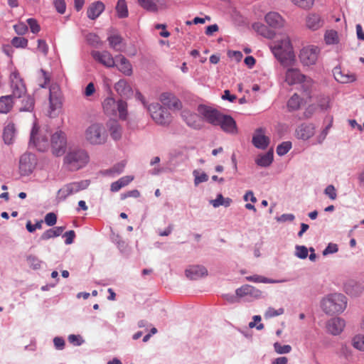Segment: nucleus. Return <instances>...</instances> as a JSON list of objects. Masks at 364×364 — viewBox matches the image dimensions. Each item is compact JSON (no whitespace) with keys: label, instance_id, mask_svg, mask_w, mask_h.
I'll use <instances>...</instances> for the list:
<instances>
[{"label":"nucleus","instance_id":"obj_1","mask_svg":"<svg viewBox=\"0 0 364 364\" xmlns=\"http://www.w3.org/2000/svg\"><path fill=\"white\" fill-rule=\"evenodd\" d=\"M275 58L284 67L293 66L296 63V55L289 37H284L271 46Z\"/></svg>","mask_w":364,"mask_h":364},{"label":"nucleus","instance_id":"obj_2","mask_svg":"<svg viewBox=\"0 0 364 364\" xmlns=\"http://www.w3.org/2000/svg\"><path fill=\"white\" fill-rule=\"evenodd\" d=\"M50 134L46 127H40L34 124L31 132L30 144H33L40 151H45L49 148V137Z\"/></svg>","mask_w":364,"mask_h":364},{"label":"nucleus","instance_id":"obj_3","mask_svg":"<svg viewBox=\"0 0 364 364\" xmlns=\"http://www.w3.org/2000/svg\"><path fill=\"white\" fill-rule=\"evenodd\" d=\"M84 137L92 145H101L106 142L107 135L103 124L95 122L86 128Z\"/></svg>","mask_w":364,"mask_h":364},{"label":"nucleus","instance_id":"obj_4","mask_svg":"<svg viewBox=\"0 0 364 364\" xmlns=\"http://www.w3.org/2000/svg\"><path fill=\"white\" fill-rule=\"evenodd\" d=\"M346 296L342 294H333L323 299L321 307L328 314L342 312L346 307Z\"/></svg>","mask_w":364,"mask_h":364},{"label":"nucleus","instance_id":"obj_5","mask_svg":"<svg viewBox=\"0 0 364 364\" xmlns=\"http://www.w3.org/2000/svg\"><path fill=\"white\" fill-rule=\"evenodd\" d=\"M89 156L84 150H75L69 152L65 157V162L70 170H77L87 164Z\"/></svg>","mask_w":364,"mask_h":364},{"label":"nucleus","instance_id":"obj_6","mask_svg":"<svg viewBox=\"0 0 364 364\" xmlns=\"http://www.w3.org/2000/svg\"><path fill=\"white\" fill-rule=\"evenodd\" d=\"M147 109L156 123L166 125L171 122V114L159 103H152L148 106Z\"/></svg>","mask_w":364,"mask_h":364},{"label":"nucleus","instance_id":"obj_7","mask_svg":"<svg viewBox=\"0 0 364 364\" xmlns=\"http://www.w3.org/2000/svg\"><path fill=\"white\" fill-rule=\"evenodd\" d=\"M67 146V138L62 131H56L50 136V147L53 155L62 156L65 154Z\"/></svg>","mask_w":364,"mask_h":364},{"label":"nucleus","instance_id":"obj_8","mask_svg":"<svg viewBox=\"0 0 364 364\" xmlns=\"http://www.w3.org/2000/svg\"><path fill=\"white\" fill-rule=\"evenodd\" d=\"M37 158L35 154L25 153L19 159L18 169L21 176H28L33 173L37 165Z\"/></svg>","mask_w":364,"mask_h":364},{"label":"nucleus","instance_id":"obj_9","mask_svg":"<svg viewBox=\"0 0 364 364\" xmlns=\"http://www.w3.org/2000/svg\"><path fill=\"white\" fill-rule=\"evenodd\" d=\"M319 53L320 50L317 46H309L300 50L299 58L303 65L310 66L316 64Z\"/></svg>","mask_w":364,"mask_h":364},{"label":"nucleus","instance_id":"obj_10","mask_svg":"<svg viewBox=\"0 0 364 364\" xmlns=\"http://www.w3.org/2000/svg\"><path fill=\"white\" fill-rule=\"evenodd\" d=\"M10 87L12 96L16 98L23 97L26 92V87L23 78L16 70L13 71L10 75Z\"/></svg>","mask_w":364,"mask_h":364},{"label":"nucleus","instance_id":"obj_11","mask_svg":"<svg viewBox=\"0 0 364 364\" xmlns=\"http://www.w3.org/2000/svg\"><path fill=\"white\" fill-rule=\"evenodd\" d=\"M197 111L204 121L213 126H218L222 114L218 109L205 105H200Z\"/></svg>","mask_w":364,"mask_h":364},{"label":"nucleus","instance_id":"obj_12","mask_svg":"<svg viewBox=\"0 0 364 364\" xmlns=\"http://www.w3.org/2000/svg\"><path fill=\"white\" fill-rule=\"evenodd\" d=\"M284 81L289 85H293L302 82H305L309 85L311 84L312 82L311 79L307 80L306 77L301 73L299 69L294 68H289L287 70L284 76Z\"/></svg>","mask_w":364,"mask_h":364},{"label":"nucleus","instance_id":"obj_13","mask_svg":"<svg viewBox=\"0 0 364 364\" xmlns=\"http://www.w3.org/2000/svg\"><path fill=\"white\" fill-rule=\"evenodd\" d=\"M88 186L87 181L70 183L65 185L58 191V196L60 198L65 199L69 196L87 188Z\"/></svg>","mask_w":364,"mask_h":364},{"label":"nucleus","instance_id":"obj_14","mask_svg":"<svg viewBox=\"0 0 364 364\" xmlns=\"http://www.w3.org/2000/svg\"><path fill=\"white\" fill-rule=\"evenodd\" d=\"M50 115L62 106V93L57 84H52L49 89Z\"/></svg>","mask_w":364,"mask_h":364},{"label":"nucleus","instance_id":"obj_15","mask_svg":"<svg viewBox=\"0 0 364 364\" xmlns=\"http://www.w3.org/2000/svg\"><path fill=\"white\" fill-rule=\"evenodd\" d=\"M91 55L95 60L101 63L107 68H113L115 66V60L110 53L107 50L91 52Z\"/></svg>","mask_w":364,"mask_h":364},{"label":"nucleus","instance_id":"obj_16","mask_svg":"<svg viewBox=\"0 0 364 364\" xmlns=\"http://www.w3.org/2000/svg\"><path fill=\"white\" fill-rule=\"evenodd\" d=\"M159 100L164 106L168 107L169 109L179 110L182 107L181 101L172 93H162L160 95Z\"/></svg>","mask_w":364,"mask_h":364},{"label":"nucleus","instance_id":"obj_17","mask_svg":"<svg viewBox=\"0 0 364 364\" xmlns=\"http://www.w3.org/2000/svg\"><path fill=\"white\" fill-rule=\"evenodd\" d=\"M218 126L225 132L236 134L237 132L236 122L230 115L221 114Z\"/></svg>","mask_w":364,"mask_h":364},{"label":"nucleus","instance_id":"obj_18","mask_svg":"<svg viewBox=\"0 0 364 364\" xmlns=\"http://www.w3.org/2000/svg\"><path fill=\"white\" fill-rule=\"evenodd\" d=\"M314 133L315 127L312 124H302L295 131L296 138L302 140L310 139Z\"/></svg>","mask_w":364,"mask_h":364},{"label":"nucleus","instance_id":"obj_19","mask_svg":"<svg viewBox=\"0 0 364 364\" xmlns=\"http://www.w3.org/2000/svg\"><path fill=\"white\" fill-rule=\"evenodd\" d=\"M252 141L256 148L265 149L269 144V139L264 135L262 129H258L253 135Z\"/></svg>","mask_w":364,"mask_h":364},{"label":"nucleus","instance_id":"obj_20","mask_svg":"<svg viewBox=\"0 0 364 364\" xmlns=\"http://www.w3.org/2000/svg\"><path fill=\"white\" fill-rule=\"evenodd\" d=\"M326 327L329 333L336 336L343 331L345 327V321L340 318H333L328 321Z\"/></svg>","mask_w":364,"mask_h":364},{"label":"nucleus","instance_id":"obj_21","mask_svg":"<svg viewBox=\"0 0 364 364\" xmlns=\"http://www.w3.org/2000/svg\"><path fill=\"white\" fill-rule=\"evenodd\" d=\"M333 75L336 81L341 83H349L355 80V76L348 71L342 70L340 68L333 69Z\"/></svg>","mask_w":364,"mask_h":364},{"label":"nucleus","instance_id":"obj_22","mask_svg":"<svg viewBox=\"0 0 364 364\" xmlns=\"http://www.w3.org/2000/svg\"><path fill=\"white\" fill-rule=\"evenodd\" d=\"M116 59L117 63H115V66L118 68V70L124 75L130 76L133 73L132 66L130 62L124 55H117Z\"/></svg>","mask_w":364,"mask_h":364},{"label":"nucleus","instance_id":"obj_23","mask_svg":"<svg viewBox=\"0 0 364 364\" xmlns=\"http://www.w3.org/2000/svg\"><path fill=\"white\" fill-rule=\"evenodd\" d=\"M207 269L199 265L191 266L186 270V275L190 279L196 280L207 275Z\"/></svg>","mask_w":364,"mask_h":364},{"label":"nucleus","instance_id":"obj_24","mask_svg":"<svg viewBox=\"0 0 364 364\" xmlns=\"http://www.w3.org/2000/svg\"><path fill=\"white\" fill-rule=\"evenodd\" d=\"M266 23L271 27L279 28L284 26V20L277 12H269L265 16Z\"/></svg>","mask_w":364,"mask_h":364},{"label":"nucleus","instance_id":"obj_25","mask_svg":"<svg viewBox=\"0 0 364 364\" xmlns=\"http://www.w3.org/2000/svg\"><path fill=\"white\" fill-rule=\"evenodd\" d=\"M105 10V5L101 1H95L90 5L87 9V17L92 20H95L100 16V15Z\"/></svg>","mask_w":364,"mask_h":364},{"label":"nucleus","instance_id":"obj_26","mask_svg":"<svg viewBox=\"0 0 364 364\" xmlns=\"http://www.w3.org/2000/svg\"><path fill=\"white\" fill-rule=\"evenodd\" d=\"M107 127L111 137L114 140H119L121 139L122 128L117 121L114 119L109 120L107 123Z\"/></svg>","mask_w":364,"mask_h":364},{"label":"nucleus","instance_id":"obj_27","mask_svg":"<svg viewBox=\"0 0 364 364\" xmlns=\"http://www.w3.org/2000/svg\"><path fill=\"white\" fill-rule=\"evenodd\" d=\"M137 1L141 7L151 12H157L159 9L165 8L164 4L155 0H137Z\"/></svg>","mask_w":364,"mask_h":364},{"label":"nucleus","instance_id":"obj_28","mask_svg":"<svg viewBox=\"0 0 364 364\" xmlns=\"http://www.w3.org/2000/svg\"><path fill=\"white\" fill-rule=\"evenodd\" d=\"M306 23L309 29L316 31L323 26V21L319 15L311 14L306 17Z\"/></svg>","mask_w":364,"mask_h":364},{"label":"nucleus","instance_id":"obj_29","mask_svg":"<svg viewBox=\"0 0 364 364\" xmlns=\"http://www.w3.org/2000/svg\"><path fill=\"white\" fill-rule=\"evenodd\" d=\"M346 294L351 296H358L363 291V287L354 280H348L344 284Z\"/></svg>","mask_w":364,"mask_h":364},{"label":"nucleus","instance_id":"obj_30","mask_svg":"<svg viewBox=\"0 0 364 364\" xmlns=\"http://www.w3.org/2000/svg\"><path fill=\"white\" fill-rule=\"evenodd\" d=\"M117 101L112 97H107L102 102V107L107 115L117 114Z\"/></svg>","mask_w":364,"mask_h":364},{"label":"nucleus","instance_id":"obj_31","mask_svg":"<svg viewBox=\"0 0 364 364\" xmlns=\"http://www.w3.org/2000/svg\"><path fill=\"white\" fill-rule=\"evenodd\" d=\"M16 134V128L14 124L9 122L4 128L3 133V139L6 144H11L13 143Z\"/></svg>","mask_w":364,"mask_h":364},{"label":"nucleus","instance_id":"obj_32","mask_svg":"<svg viewBox=\"0 0 364 364\" xmlns=\"http://www.w3.org/2000/svg\"><path fill=\"white\" fill-rule=\"evenodd\" d=\"M181 116L186 122V124L194 129H198L200 127L198 123V115L195 113H192L188 110H183L181 113Z\"/></svg>","mask_w":364,"mask_h":364},{"label":"nucleus","instance_id":"obj_33","mask_svg":"<svg viewBox=\"0 0 364 364\" xmlns=\"http://www.w3.org/2000/svg\"><path fill=\"white\" fill-rule=\"evenodd\" d=\"M114 89L121 96H129L132 93L130 85L125 80H119L115 84Z\"/></svg>","mask_w":364,"mask_h":364},{"label":"nucleus","instance_id":"obj_34","mask_svg":"<svg viewBox=\"0 0 364 364\" xmlns=\"http://www.w3.org/2000/svg\"><path fill=\"white\" fill-rule=\"evenodd\" d=\"M273 161V151L270 150L267 153L259 155L255 159V163L262 167L269 166Z\"/></svg>","mask_w":364,"mask_h":364},{"label":"nucleus","instance_id":"obj_35","mask_svg":"<svg viewBox=\"0 0 364 364\" xmlns=\"http://www.w3.org/2000/svg\"><path fill=\"white\" fill-rule=\"evenodd\" d=\"M134 180V176H126L120 178L118 181L113 182L111 184L110 190L112 192H117L122 188L127 186L131 181Z\"/></svg>","mask_w":364,"mask_h":364},{"label":"nucleus","instance_id":"obj_36","mask_svg":"<svg viewBox=\"0 0 364 364\" xmlns=\"http://www.w3.org/2000/svg\"><path fill=\"white\" fill-rule=\"evenodd\" d=\"M252 27L255 31L267 38L271 39L274 37V32L261 23H255Z\"/></svg>","mask_w":364,"mask_h":364},{"label":"nucleus","instance_id":"obj_37","mask_svg":"<svg viewBox=\"0 0 364 364\" xmlns=\"http://www.w3.org/2000/svg\"><path fill=\"white\" fill-rule=\"evenodd\" d=\"M12 95H6L0 97V113H8L13 107Z\"/></svg>","mask_w":364,"mask_h":364},{"label":"nucleus","instance_id":"obj_38","mask_svg":"<svg viewBox=\"0 0 364 364\" xmlns=\"http://www.w3.org/2000/svg\"><path fill=\"white\" fill-rule=\"evenodd\" d=\"M65 230V227H55L45 231L41 236V239L43 240H47L53 237L60 235Z\"/></svg>","mask_w":364,"mask_h":364},{"label":"nucleus","instance_id":"obj_39","mask_svg":"<svg viewBox=\"0 0 364 364\" xmlns=\"http://www.w3.org/2000/svg\"><path fill=\"white\" fill-rule=\"evenodd\" d=\"M109 46L115 51H121L122 46V38L117 34L111 35L108 37Z\"/></svg>","mask_w":364,"mask_h":364},{"label":"nucleus","instance_id":"obj_40","mask_svg":"<svg viewBox=\"0 0 364 364\" xmlns=\"http://www.w3.org/2000/svg\"><path fill=\"white\" fill-rule=\"evenodd\" d=\"M119 113V117L122 120H126L128 115L127 103L124 100H118L117 105V113Z\"/></svg>","mask_w":364,"mask_h":364},{"label":"nucleus","instance_id":"obj_41","mask_svg":"<svg viewBox=\"0 0 364 364\" xmlns=\"http://www.w3.org/2000/svg\"><path fill=\"white\" fill-rule=\"evenodd\" d=\"M116 11L119 18H123L128 16V9L125 0H118Z\"/></svg>","mask_w":364,"mask_h":364},{"label":"nucleus","instance_id":"obj_42","mask_svg":"<svg viewBox=\"0 0 364 364\" xmlns=\"http://www.w3.org/2000/svg\"><path fill=\"white\" fill-rule=\"evenodd\" d=\"M232 203V199L230 198H225L222 194H218L215 200H211V204L213 207L218 208L220 205L228 207Z\"/></svg>","mask_w":364,"mask_h":364},{"label":"nucleus","instance_id":"obj_43","mask_svg":"<svg viewBox=\"0 0 364 364\" xmlns=\"http://www.w3.org/2000/svg\"><path fill=\"white\" fill-rule=\"evenodd\" d=\"M301 104V99L297 95L294 94L292 97L287 102V107L289 111H294L299 109Z\"/></svg>","mask_w":364,"mask_h":364},{"label":"nucleus","instance_id":"obj_44","mask_svg":"<svg viewBox=\"0 0 364 364\" xmlns=\"http://www.w3.org/2000/svg\"><path fill=\"white\" fill-rule=\"evenodd\" d=\"M324 40L326 43V44L331 45V44H336L338 43V35L337 31L334 30H329L327 31L324 36Z\"/></svg>","mask_w":364,"mask_h":364},{"label":"nucleus","instance_id":"obj_45","mask_svg":"<svg viewBox=\"0 0 364 364\" xmlns=\"http://www.w3.org/2000/svg\"><path fill=\"white\" fill-rule=\"evenodd\" d=\"M352 344L355 348L360 351H364V336L359 334L354 336Z\"/></svg>","mask_w":364,"mask_h":364},{"label":"nucleus","instance_id":"obj_46","mask_svg":"<svg viewBox=\"0 0 364 364\" xmlns=\"http://www.w3.org/2000/svg\"><path fill=\"white\" fill-rule=\"evenodd\" d=\"M291 148V143L290 141H284L279 144L277 148V153L279 156H284Z\"/></svg>","mask_w":364,"mask_h":364},{"label":"nucleus","instance_id":"obj_47","mask_svg":"<svg viewBox=\"0 0 364 364\" xmlns=\"http://www.w3.org/2000/svg\"><path fill=\"white\" fill-rule=\"evenodd\" d=\"M28 40L23 37H14L11 40V44L15 48H24L28 46Z\"/></svg>","mask_w":364,"mask_h":364},{"label":"nucleus","instance_id":"obj_48","mask_svg":"<svg viewBox=\"0 0 364 364\" xmlns=\"http://www.w3.org/2000/svg\"><path fill=\"white\" fill-rule=\"evenodd\" d=\"M246 279L250 282H258V283H274L275 281L268 279L267 277L259 276V275H253L247 277Z\"/></svg>","mask_w":364,"mask_h":364},{"label":"nucleus","instance_id":"obj_49","mask_svg":"<svg viewBox=\"0 0 364 364\" xmlns=\"http://www.w3.org/2000/svg\"><path fill=\"white\" fill-rule=\"evenodd\" d=\"M26 22L33 33H38L41 31V26L36 19L30 18L26 20Z\"/></svg>","mask_w":364,"mask_h":364},{"label":"nucleus","instance_id":"obj_50","mask_svg":"<svg viewBox=\"0 0 364 364\" xmlns=\"http://www.w3.org/2000/svg\"><path fill=\"white\" fill-rule=\"evenodd\" d=\"M284 312V310L283 308H279L278 309H275L272 307H269L266 311L264 316L266 318H272V317L280 316V315L283 314Z\"/></svg>","mask_w":364,"mask_h":364},{"label":"nucleus","instance_id":"obj_51","mask_svg":"<svg viewBox=\"0 0 364 364\" xmlns=\"http://www.w3.org/2000/svg\"><path fill=\"white\" fill-rule=\"evenodd\" d=\"M27 262L30 267H31L33 269H38L41 267V261L36 256H28Z\"/></svg>","mask_w":364,"mask_h":364},{"label":"nucleus","instance_id":"obj_52","mask_svg":"<svg viewBox=\"0 0 364 364\" xmlns=\"http://www.w3.org/2000/svg\"><path fill=\"white\" fill-rule=\"evenodd\" d=\"M86 40L92 46H97L98 45L101 44L100 37L93 33H88L86 36Z\"/></svg>","mask_w":364,"mask_h":364},{"label":"nucleus","instance_id":"obj_53","mask_svg":"<svg viewBox=\"0 0 364 364\" xmlns=\"http://www.w3.org/2000/svg\"><path fill=\"white\" fill-rule=\"evenodd\" d=\"M295 255L300 259H306L308 256V249L303 245L296 246Z\"/></svg>","mask_w":364,"mask_h":364},{"label":"nucleus","instance_id":"obj_54","mask_svg":"<svg viewBox=\"0 0 364 364\" xmlns=\"http://www.w3.org/2000/svg\"><path fill=\"white\" fill-rule=\"evenodd\" d=\"M274 350L277 353L284 354L288 353L291 351V347L289 345H281L279 343H275L274 344Z\"/></svg>","mask_w":364,"mask_h":364},{"label":"nucleus","instance_id":"obj_55","mask_svg":"<svg viewBox=\"0 0 364 364\" xmlns=\"http://www.w3.org/2000/svg\"><path fill=\"white\" fill-rule=\"evenodd\" d=\"M23 102L25 103L23 107L20 109L23 111H29L33 109L34 105V100L30 96H26L23 99Z\"/></svg>","mask_w":364,"mask_h":364},{"label":"nucleus","instance_id":"obj_56","mask_svg":"<svg viewBox=\"0 0 364 364\" xmlns=\"http://www.w3.org/2000/svg\"><path fill=\"white\" fill-rule=\"evenodd\" d=\"M16 33L18 35H24L28 32V26L23 22H19L14 26Z\"/></svg>","mask_w":364,"mask_h":364},{"label":"nucleus","instance_id":"obj_57","mask_svg":"<svg viewBox=\"0 0 364 364\" xmlns=\"http://www.w3.org/2000/svg\"><path fill=\"white\" fill-rule=\"evenodd\" d=\"M324 193L331 200H335L337 197L336 188L333 185H328L325 188Z\"/></svg>","mask_w":364,"mask_h":364},{"label":"nucleus","instance_id":"obj_58","mask_svg":"<svg viewBox=\"0 0 364 364\" xmlns=\"http://www.w3.org/2000/svg\"><path fill=\"white\" fill-rule=\"evenodd\" d=\"M248 289H250V285H248V284L243 285L241 287L238 288L236 290L237 297H238V299H240V298H242V297L247 296H248V291H249Z\"/></svg>","mask_w":364,"mask_h":364},{"label":"nucleus","instance_id":"obj_59","mask_svg":"<svg viewBox=\"0 0 364 364\" xmlns=\"http://www.w3.org/2000/svg\"><path fill=\"white\" fill-rule=\"evenodd\" d=\"M292 1L301 8L309 9L312 6L314 0H292Z\"/></svg>","mask_w":364,"mask_h":364},{"label":"nucleus","instance_id":"obj_60","mask_svg":"<svg viewBox=\"0 0 364 364\" xmlns=\"http://www.w3.org/2000/svg\"><path fill=\"white\" fill-rule=\"evenodd\" d=\"M57 222V216L54 213H49L45 217V223L48 226L54 225Z\"/></svg>","mask_w":364,"mask_h":364},{"label":"nucleus","instance_id":"obj_61","mask_svg":"<svg viewBox=\"0 0 364 364\" xmlns=\"http://www.w3.org/2000/svg\"><path fill=\"white\" fill-rule=\"evenodd\" d=\"M37 49L41 52L44 55H46L48 52V46L46 41L39 39L38 40Z\"/></svg>","mask_w":364,"mask_h":364},{"label":"nucleus","instance_id":"obj_62","mask_svg":"<svg viewBox=\"0 0 364 364\" xmlns=\"http://www.w3.org/2000/svg\"><path fill=\"white\" fill-rule=\"evenodd\" d=\"M250 289H248L249 291H248L247 296H250L251 299H257L261 296L262 291L260 290H259L250 285Z\"/></svg>","mask_w":364,"mask_h":364},{"label":"nucleus","instance_id":"obj_63","mask_svg":"<svg viewBox=\"0 0 364 364\" xmlns=\"http://www.w3.org/2000/svg\"><path fill=\"white\" fill-rule=\"evenodd\" d=\"M56 10L60 14H64L65 11L66 6L64 0H55L54 2Z\"/></svg>","mask_w":364,"mask_h":364},{"label":"nucleus","instance_id":"obj_64","mask_svg":"<svg viewBox=\"0 0 364 364\" xmlns=\"http://www.w3.org/2000/svg\"><path fill=\"white\" fill-rule=\"evenodd\" d=\"M63 237H65V244L70 245L73 242L74 238L75 237V232L74 230H69L63 235Z\"/></svg>","mask_w":364,"mask_h":364}]
</instances>
